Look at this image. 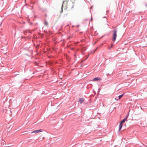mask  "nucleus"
<instances>
[{
  "label": "nucleus",
  "mask_w": 147,
  "mask_h": 147,
  "mask_svg": "<svg viewBox=\"0 0 147 147\" xmlns=\"http://www.w3.org/2000/svg\"><path fill=\"white\" fill-rule=\"evenodd\" d=\"M113 32V34L112 40L114 41L115 40L117 36V31L116 30H115Z\"/></svg>",
  "instance_id": "1"
},
{
  "label": "nucleus",
  "mask_w": 147,
  "mask_h": 147,
  "mask_svg": "<svg viewBox=\"0 0 147 147\" xmlns=\"http://www.w3.org/2000/svg\"><path fill=\"white\" fill-rule=\"evenodd\" d=\"M43 130L42 129H40L35 130V131H34L32 132H31V134H32L33 133H38L40 132H42V131Z\"/></svg>",
  "instance_id": "2"
},
{
  "label": "nucleus",
  "mask_w": 147,
  "mask_h": 147,
  "mask_svg": "<svg viewBox=\"0 0 147 147\" xmlns=\"http://www.w3.org/2000/svg\"><path fill=\"white\" fill-rule=\"evenodd\" d=\"M123 123H121V122H120L119 127V131H120L122 128L123 126Z\"/></svg>",
  "instance_id": "3"
},
{
  "label": "nucleus",
  "mask_w": 147,
  "mask_h": 147,
  "mask_svg": "<svg viewBox=\"0 0 147 147\" xmlns=\"http://www.w3.org/2000/svg\"><path fill=\"white\" fill-rule=\"evenodd\" d=\"M101 80V79L99 77L95 78L93 79V80L94 81L100 80Z\"/></svg>",
  "instance_id": "4"
},
{
  "label": "nucleus",
  "mask_w": 147,
  "mask_h": 147,
  "mask_svg": "<svg viewBox=\"0 0 147 147\" xmlns=\"http://www.w3.org/2000/svg\"><path fill=\"white\" fill-rule=\"evenodd\" d=\"M79 102L81 104H82V102L84 101V99L83 98H80L79 99Z\"/></svg>",
  "instance_id": "5"
},
{
  "label": "nucleus",
  "mask_w": 147,
  "mask_h": 147,
  "mask_svg": "<svg viewBox=\"0 0 147 147\" xmlns=\"http://www.w3.org/2000/svg\"><path fill=\"white\" fill-rule=\"evenodd\" d=\"M64 1H63V3H62V7H61V13H62V12H63V3H64Z\"/></svg>",
  "instance_id": "6"
},
{
  "label": "nucleus",
  "mask_w": 147,
  "mask_h": 147,
  "mask_svg": "<svg viewBox=\"0 0 147 147\" xmlns=\"http://www.w3.org/2000/svg\"><path fill=\"white\" fill-rule=\"evenodd\" d=\"M124 94H121L119 96V99H121L122 97V96H123Z\"/></svg>",
  "instance_id": "7"
},
{
  "label": "nucleus",
  "mask_w": 147,
  "mask_h": 147,
  "mask_svg": "<svg viewBox=\"0 0 147 147\" xmlns=\"http://www.w3.org/2000/svg\"><path fill=\"white\" fill-rule=\"evenodd\" d=\"M125 121L126 120H122V121L120 122H121V123H123L125 122Z\"/></svg>",
  "instance_id": "8"
},
{
  "label": "nucleus",
  "mask_w": 147,
  "mask_h": 147,
  "mask_svg": "<svg viewBox=\"0 0 147 147\" xmlns=\"http://www.w3.org/2000/svg\"><path fill=\"white\" fill-rule=\"evenodd\" d=\"M45 25L47 26L48 25V23L47 22H45Z\"/></svg>",
  "instance_id": "9"
},
{
  "label": "nucleus",
  "mask_w": 147,
  "mask_h": 147,
  "mask_svg": "<svg viewBox=\"0 0 147 147\" xmlns=\"http://www.w3.org/2000/svg\"><path fill=\"white\" fill-rule=\"evenodd\" d=\"M27 131H25V132H23V133H24L23 134H27L28 133H27Z\"/></svg>",
  "instance_id": "10"
},
{
  "label": "nucleus",
  "mask_w": 147,
  "mask_h": 147,
  "mask_svg": "<svg viewBox=\"0 0 147 147\" xmlns=\"http://www.w3.org/2000/svg\"><path fill=\"white\" fill-rule=\"evenodd\" d=\"M3 112H4L5 113H6L7 112V111H5L4 109L3 110Z\"/></svg>",
  "instance_id": "11"
},
{
  "label": "nucleus",
  "mask_w": 147,
  "mask_h": 147,
  "mask_svg": "<svg viewBox=\"0 0 147 147\" xmlns=\"http://www.w3.org/2000/svg\"><path fill=\"white\" fill-rule=\"evenodd\" d=\"M115 99L116 100H117L116 98H115Z\"/></svg>",
  "instance_id": "12"
},
{
  "label": "nucleus",
  "mask_w": 147,
  "mask_h": 147,
  "mask_svg": "<svg viewBox=\"0 0 147 147\" xmlns=\"http://www.w3.org/2000/svg\"><path fill=\"white\" fill-rule=\"evenodd\" d=\"M112 45H112H112H111V46H112Z\"/></svg>",
  "instance_id": "13"
},
{
  "label": "nucleus",
  "mask_w": 147,
  "mask_h": 147,
  "mask_svg": "<svg viewBox=\"0 0 147 147\" xmlns=\"http://www.w3.org/2000/svg\"><path fill=\"white\" fill-rule=\"evenodd\" d=\"M123 119H124V120L125 119V118H124Z\"/></svg>",
  "instance_id": "14"
}]
</instances>
